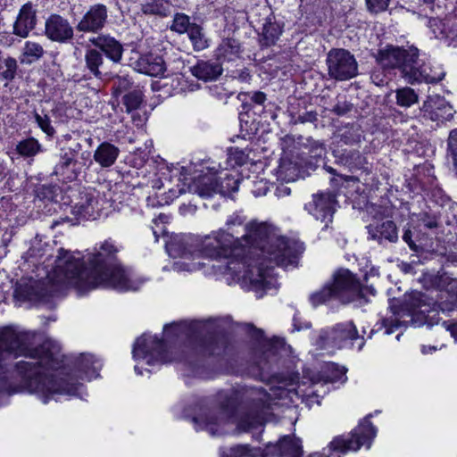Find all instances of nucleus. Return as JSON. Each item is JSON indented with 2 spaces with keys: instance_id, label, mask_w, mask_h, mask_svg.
<instances>
[{
  "instance_id": "obj_29",
  "label": "nucleus",
  "mask_w": 457,
  "mask_h": 457,
  "mask_svg": "<svg viewBox=\"0 0 457 457\" xmlns=\"http://www.w3.org/2000/svg\"><path fill=\"white\" fill-rule=\"evenodd\" d=\"M244 47L238 39L235 37H224L215 50L218 61L231 62L241 57Z\"/></svg>"
},
{
  "instance_id": "obj_48",
  "label": "nucleus",
  "mask_w": 457,
  "mask_h": 457,
  "mask_svg": "<svg viewBox=\"0 0 457 457\" xmlns=\"http://www.w3.org/2000/svg\"><path fill=\"white\" fill-rule=\"evenodd\" d=\"M192 22H190V18L188 15L183 12H177L173 16L172 24L170 25V30L179 33L184 34L187 33V31L191 29Z\"/></svg>"
},
{
  "instance_id": "obj_47",
  "label": "nucleus",
  "mask_w": 457,
  "mask_h": 457,
  "mask_svg": "<svg viewBox=\"0 0 457 457\" xmlns=\"http://www.w3.org/2000/svg\"><path fill=\"white\" fill-rule=\"evenodd\" d=\"M359 129L353 125L346 126L338 133L339 141L347 145H353L361 142Z\"/></svg>"
},
{
  "instance_id": "obj_59",
  "label": "nucleus",
  "mask_w": 457,
  "mask_h": 457,
  "mask_svg": "<svg viewBox=\"0 0 457 457\" xmlns=\"http://www.w3.org/2000/svg\"><path fill=\"white\" fill-rule=\"evenodd\" d=\"M390 0H366L367 8L370 12L378 13L388 7Z\"/></svg>"
},
{
  "instance_id": "obj_20",
  "label": "nucleus",
  "mask_w": 457,
  "mask_h": 457,
  "mask_svg": "<svg viewBox=\"0 0 457 457\" xmlns=\"http://www.w3.org/2000/svg\"><path fill=\"white\" fill-rule=\"evenodd\" d=\"M94 47L100 51L103 56L111 60L113 63H120L122 59L123 45L109 34H100L89 39Z\"/></svg>"
},
{
  "instance_id": "obj_30",
  "label": "nucleus",
  "mask_w": 457,
  "mask_h": 457,
  "mask_svg": "<svg viewBox=\"0 0 457 457\" xmlns=\"http://www.w3.org/2000/svg\"><path fill=\"white\" fill-rule=\"evenodd\" d=\"M301 453V449L297 443L293 441L290 436H284L278 443L273 445L269 444L266 448L262 450V456L268 457L269 455L277 454L282 457H298Z\"/></svg>"
},
{
  "instance_id": "obj_44",
  "label": "nucleus",
  "mask_w": 457,
  "mask_h": 457,
  "mask_svg": "<svg viewBox=\"0 0 457 457\" xmlns=\"http://www.w3.org/2000/svg\"><path fill=\"white\" fill-rule=\"evenodd\" d=\"M239 179L225 174L224 177H217V190L221 195H229L238 190Z\"/></svg>"
},
{
  "instance_id": "obj_23",
  "label": "nucleus",
  "mask_w": 457,
  "mask_h": 457,
  "mask_svg": "<svg viewBox=\"0 0 457 457\" xmlns=\"http://www.w3.org/2000/svg\"><path fill=\"white\" fill-rule=\"evenodd\" d=\"M134 70L151 77H163L166 62L162 55L153 53L142 54L133 63Z\"/></svg>"
},
{
  "instance_id": "obj_3",
  "label": "nucleus",
  "mask_w": 457,
  "mask_h": 457,
  "mask_svg": "<svg viewBox=\"0 0 457 457\" xmlns=\"http://www.w3.org/2000/svg\"><path fill=\"white\" fill-rule=\"evenodd\" d=\"M229 324L224 319L206 320H181L167 324L163 328L165 339L143 334L133 345L135 360H146L148 366L171 361L168 357L167 343L180 339L187 342V353L179 361L183 362L193 375L205 378L209 374L212 356L223 354L229 344Z\"/></svg>"
},
{
  "instance_id": "obj_61",
  "label": "nucleus",
  "mask_w": 457,
  "mask_h": 457,
  "mask_svg": "<svg viewBox=\"0 0 457 457\" xmlns=\"http://www.w3.org/2000/svg\"><path fill=\"white\" fill-rule=\"evenodd\" d=\"M402 238L412 251H419V246L415 244L413 240V232L410 228L404 229Z\"/></svg>"
},
{
  "instance_id": "obj_33",
  "label": "nucleus",
  "mask_w": 457,
  "mask_h": 457,
  "mask_svg": "<svg viewBox=\"0 0 457 457\" xmlns=\"http://www.w3.org/2000/svg\"><path fill=\"white\" fill-rule=\"evenodd\" d=\"M119 154L120 149L116 145L104 141L97 146L93 157L102 168H109L115 163Z\"/></svg>"
},
{
  "instance_id": "obj_21",
  "label": "nucleus",
  "mask_w": 457,
  "mask_h": 457,
  "mask_svg": "<svg viewBox=\"0 0 457 457\" xmlns=\"http://www.w3.org/2000/svg\"><path fill=\"white\" fill-rule=\"evenodd\" d=\"M369 237L379 245L396 243L398 241V228L393 220L373 221L366 227Z\"/></svg>"
},
{
  "instance_id": "obj_26",
  "label": "nucleus",
  "mask_w": 457,
  "mask_h": 457,
  "mask_svg": "<svg viewBox=\"0 0 457 457\" xmlns=\"http://www.w3.org/2000/svg\"><path fill=\"white\" fill-rule=\"evenodd\" d=\"M413 64L411 65V71L410 72H407V75L405 77V79L409 83H414V82H426L430 84H436L439 81H441L444 77L445 73L440 72L438 74H432L431 68L425 63H420V61L419 60V55L415 57L413 60Z\"/></svg>"
},
{
  "instance_id": "obj_6",
  "label": "nucleus",
  "mask_w": 457,
  "mask_h": 457,
  "mask_svg": "<svg viewBox=\"0 0 457 457\" xmlns=\"http://www.w3.org/2000/svg\"><path fill=\"white\" fill-rule=\"evenodd\" d=\"M393 316L383 318L380 328H385L389 335L400 327H420L424 324L431 327L440 320L439 312L443 311L438 303L426 293L414 291L405 294L398 305H390Z\"/></svg>"
},
{
  "instance_id": "obj_32",
  "label": "nucleus",
  "mask_w": 457,
  "mask_h": 457,
  "mask_svg": "<svg viewBox=\"0 0 457 457\" xmlns=\"http://www.w3.org/2000/svg\"><path fill=\"white\" fill-rule=\"evenodd\" d=\"M217 188V176L214 174L201 175L188 185L190 192L202 197H210L218 194Z\"/></svg>"
},
{
  "instance_id": "obj_9",
  "label": "nucleus",
  "mask_w": 457,
  "mask_h": 457,
  "mask_svg": "<svg viewBox=\"0 0 457 457\" xmlns=\"http://www.w3.org/2000/svg\"><path fill=\"white\" fill-rule=\"evenodd\" d=\"M358 343V350H361L365 340L363 337L358 335L355 325L353 321L339 323L330 328L321 329L315 340V345L318 349H327L328 347L343 348L347 345H353Z\"/></svg>"
},
{
  "instance_id": "obj_46",
  "label": "nucleus",
  "mask_w": 457,
  "mask_h": 457,
  "mask_svg": "<svg viewBox=\"0 0 457 457\" xmlns=\"http://www.w3.org/2000/svg\"><path fill=\"white\" fill-rule=\"evenodd\" d=\"M17 153L24 157H32L42 151L39 142L34 137L20 141L16 145Z\"/></svg>"
},
{
  "instance_id": "obj_35",
  "label": "nucleus",
  "mask_w": 457,
  "mask_h": 457,
  "mask_svg": "<svg viewBox=\"0 0 457 457\" xmlns=\"http://www.w3.org/2000/svg\"><path fill=\"white\" fill-rule=\"evenodd\" d=\"M17 71V60L12 56L5 55L0 51V80L5 82L4 86H7L15 79Z\"/></svg>"
},
{
  "instance_id": "obj_39",
  "label": "nucleus",
  "mask_w": 457,
  "mask_h": 457,
  "mask_svg": "<svg viewBox=\"0 0 457 457\" xmlns=\"http://www.w3.org/2000/svg\"><path fill=\"white\" fill-rule=\"evenodd\" d=\"M35 196L45 203H57L62 189L57 184H40L35 187Z\"/></svg>"
},
{
  "instance_id": "obj_36",
  "label": "nucleus",
  "mask_w": 457,
  "mask_h": 457,
  "mask_svg": "<svg viewBox=\"0 0 457 457\" xmlns=\"http://www.w3.org/2000/svg\"><path fill=\"white\" fill-rule=\"evenodd\" d=\"M172 4L170 0H147L142 4V12L147 15L167 17L170 14Z\"/></svg>"
},
{
  "instance_id": "obj_38",
  "label": "nucleus",
  "mask_w": 457,
  "mask_h": 457,
  "mask_svg": "<svg viewBox=\"0 0 457 457\" xmlns=\"http://www.w3.org/2000/svg\"><path fill=\"white\" fill-rule=\"evenodd\" d=\"M453 279L445 273H425L422 278L426 288L446 290Z\"/></svg>"
},
{
  "instance_id": "obj_17",
  "label": "nucleus",
  "mask_w": 457,
  "mask_h": 457,
  "mask_svg": "<svg viewBox=\"0 0 457 457\" xmlns=\"http://www.w3.org/2000/svg\"><path fill=\"white\" fill-rule=\"evenodd\" d=\"M197 236L174 235L166 242L165 248L172 258H195L196 255Z\"/></svg>"
},
{
  "instance_id": "obj_22",
  "label": "nucleus",
  "mask_w": 457,
  "mask_h": 457,
  "mask_svg": "<svg viewBox=\"0 0 457 457\" xmlns=\"http://www.w3.org/2000/svg\"><path fill=\"white\" fill-rule=\"evenodd\" d=\"M98 195L99 193L96 190L84 189L80 191L73 212L86 220H96L99 215Z\"/></svg>"
},
{
  "instance_id": "obj_27",
  "label": "nucleus",
  "mask_w": 457,
  "mask_h": 457,
  "mask_svg": "<svg viewBox=\"0 0 457 457\" xmlns=\"http://www.w3.org/2000/svg\"><path fill=\"white\" fill-rule=\"evenodd\" d=\"M75 371L78 373L76 376L81 379L96 378L99 377V370L102 364L97 361L94 355L80 353L76 357L74 361Z\"/></svg>"
},
{
  "instance_id": "obj_31",
  "label": "nucleus",
  "mask_w": 457,
  "mask_h": 457,
  "mask_svg": "<svg viewBox=\"0 0 457 457\" xmlns=\"http://www.w3.org/2000/svg\"><path fill=\"white\" fill-rule=\"evenodd\" d=\"M191 73L198 79L204 81L217 79L222 73L221 62L199 60L195 65L190 68Z\"/></svg>"
},
{
  "instance_id": "obj_8",
  "label": "nucleus",
  "mask_w": 457,
  "mask_h": 457,
  "mask_svg": "<svg viewBox=\"0 0 457 457\" xmlns=\"http://www.w3.org/2000/svg\"><path fill=\"white\" fill-rule=\"evenodd\" d=\"M375 292L372 286H361L350 270L342 269L334 274L332 283L326 284L320 290L310 295V302L313 306L331 300H338L342 303L354 301L367 303L366 293L374 295Z\"/></svg>"
},
{
  "instance_id": "obj_49",
  "label": "nucleus",
  "mask_w": 457,
  "mask_h": 457,
  "mask_svg": "<svg viewBox=\"0 0 457 457\" xmlns=\"http://www.w3.org/2000/svg\"><path fill=\"white\" fill-rule=\"evenodd\" d=\"M418 101V95L411 87L396 90V104L403 107H410Z\"/></svg>"
},
{
  "instance_id": "obj_63",
  "label": "nucleus",
  "mask_w": 457,
  "mask_h": 457,
  "mask_svg": "<svg viewBox=\"0 0 457 457\" xmlns=\"http://www.w3.org/2000/svg\"><path fill=\"white\" fill-rule=\"evenodd\" d=\"M39 242L37 241V237L35 238V241L32 243L31 247L29 250V255L31 257H42L45 255V251H43L40 247H37V245H38Z\"/></svg>"
},
{
  "instance_id": "obj_62",
  "label": "nucleus",
  "mask_w": 457,
  "mask_h": 457,
  "mask_svg": "<svg viewBox=\"0 0 457 457\" xmlns=\"http://www.w3.org/2000/svg\"><path fill=\"white\" fill-rule=\"evenodd\" d=\"M81 148L82 145L79 142H77L75 144H72L71 146L68 148H62L61 151L62 153H67L68 155L76 158Z\"/></svg>"
},
{
  "instance_id": "obj_12",
  "label": "nucleus",
  "mask_w": 457,
  "mask_h": 457,
  "mask_svg": "<svg viewBox=\"0 0 457 457\" xmlns=\"http://www.w3.org/2000/svg\"><path fill=\"white\" fill-rule=\"evenodd\" d=\"M326 63L328 73L331 79L344 81L357 75L358 64L348 50L344 48H332L327 54Z\"/></svg>"
},
{
  "instance_id": "obj_34",
  "label": "nucleus",
  "mask_w": 457,
  "mask_h": 457,
  "mask_svg": "<svg viewBox=\"0 0 457 457\" xmlns=\"http://www.w3.org/2000/svg\"><path fill=\"white\" fill-rule=\"evenodd\" d=\"M430 27L436 37L444 40L449 46H457V29L450 25L449 21L433 19L430 21Z\"/></svg>"
},
{
  "instance_id": "obj_5",
  "label": "nucleus",
  "mask_w": 457,
  "mask_h": 457,
  "mask_svg": "<svg viewBox=\"0 0 457 457\" xmlns=\"http://www.w3.org/2000/svg\"><path fill=\"white\" fill-rule=\"evenodd\" d=\"M220 414L203 411L191 419L196 430L220 435V427L234 419L239 432H251L263 427L270 409L271 395L262 388L222 390L216 395Z\"/></svg>"
},
{
  "instance_id": "obj_50",
  "label": "nucleus",
  "mask_w": 457,
  "mask_h": 457,
  "mask_svg": "<svg viewBox=\"0 0 457 457\" xmlns=\"http://www.w3.org/2000/svg\"><path fill=\"white\" fill-rule=\"evenodd\" d=\"M367 212L373 218L374 221H384V219L391 215V208L386 205L371 204L367 206Z\"/></svg>"
},
{
  "instance_id": "obj_37",
  "label": "nucleus",
  "mask_w": 457,
  "mask_h": 457,
  "mask_svg": "<svg viewBox=\"0 0 457 457\" xmlns=\"http://www.w3.org/2000/svg\"><path fill=\"white\" fill-rule=\"evenodd\" d=\"M104 64V56L96 48H89L85 53V65L89 73L95 78L101 79L103 73L100 67Z\"/></svg>"
},
{
  "instance_id": "obj_58",
  "label": "nucleus",
  "mask_w": 457,
  "mask_h": 457,
  "mask_svg": "<svg viewBox=\"0 0 457 457\" xmlns=\"http://www.w3.org/2000/svg\"><path fill=\"white\" fill-rule=\"evenodd\" d=\"M252 224H258V223H257V222H252V223H250V224H248V225H246V226L243 227V220H242L239 216H237V215H234V216L229 217V218L227 220V222H226V226L228 227V230H230V229H231L232 231H231L230 233H233V234L235 235V237H239V233H238V231H237H237H235V230L233 229V227H237V228H242V229H243V231L245 233V228L246 227H249V226H250V225H252ZM264 224H265V225H267V226L269 227V225H268L267 223H264ZM270 229H271L275 234H277V233L275 232V230H274L270 226Z\"/></svg>"
},
{
  "instance_id": "obj_4",
  "label": "nucleus",
  "mask_w": 457,
  "mask_h": 457,
  "mask_svg": "<svg viewBox=\"0 0 457 457\" xmlns=\"http://www.w3.org/2000/svg\"><path fill=\"white\" fill-rule=\"evenodd\" d=\"M118 251L112 242L106 240L96 253L87 254L85 260L79 252L59 248L47 289L50 296H62L70 287L78 295H84L99 286L120 291L137 290L143 280L131 278L118 261Z\"/></svg>"
},
{
  "instance_id": "obj_11",
  "label": "nucleus",
  "mask_w": 457,
  "mask_h": 457,
  "mask_svg": "<svg viewBox=\"0 0 457 457\" xmlns=\"http://www.w3.org/2000/svg\"><path fill=\"white\" fill-rule=\"evenodd\" d=\"M376 434L377 429L370 421V416H367L352 431L350 437H336L330 443V446L333 450L341 453H345L350 450L357 451L362 445H366L369 448Z\"/></svg>"
},
{
  "instance_id": "obj_1",
  "label": "nucleus",
  "mask_w": 457,
  "mask_h": 457,
  "mask_svg": "<svg viewBox=\"0 0 457 457\" xmlns=\"http://www.w3.org/2000/svg\"><path fill=\"white\" fill-rule=\"evenodd\" d=\"M33 337L34 334L11 327L0 330V380L5 384L0 390V406L22 391L37 395L44 403L60 395L83 398V384L59 370L62 361L59 346L46 340L31 348Z\"/></svg>"
},
{
  "instance_id": "obj_19",
  "label": "nucleus",
  "mask_w": 457,
  "mask_h": 457,
  "mask_svg": "<svg viewBox=\"0 0 457 457\" xmlns=\"http://www.w3.org/2000/svg\"><path fill=\"white\" fill-rule=\"evenodd\" d=\"M421 111L424 112V117L437 122L450 120L454 113L453 106L438 95L428 96Z\"/></svg>"
},
{
  "instance_id": "obj_64",
  "label": "nucleus",
  "mask_w": 457,
  "mask_h": 457,
  "mask_svg": "<svg viewBox=\"0 0 457 457\" xmlns=\"http://www.w3.org/2000/svg\"><path fill=\"white\" fill-rule=\"evenodd\" d=\"M233 77L240 81L246 82L250 79L251 75L249 70L245 68L243 70L234 71Z\"/></svg>"
},
{
  "instance_id": "obj_60",
  "label": "nucleus",
  "mask_w": 457,
  "mask_h": 457,
  "mask_svg": "<svg viewBox=\"0 0 457 457\" xmlns=\"http://www.w3.org/2000/svg\"><path fill=\"white\" fill-rule=\"evenodd\" d=\"M304 151L309 152V150H315L316 148L325 147L323 142L315 140L312 137H309L304 138V140L301 143Z\"/></svg>"
},
{
  "instance_id": "obj_43",
  "label": "nucleus",
  "mask_w": 457,
  "mask_h": 457,
  "mask_svg": "<svg viewBox=\"0 0 457 457\" xmlns=\"http://www.w3.org/2000/svg\"><path fill=\"white\" fill-rule=\"evenodd\" d=\"M139 87L136 85L129 76L117 75L113 79L112 96L118 98L120 96L126 95Z\"/></svg>"
},
{
  "instance_id": "obj_14",
  "label": "nucleus",
  "mask_w": 457,
  "mask_h": 457,
  "mask_svg": "<svg viewBox=\"0 0 457 457\" xmlns=\"http://www.w3.org/2000/svg\"><path fill=\"white\" fill-rule=\"evenodd\" d=\"M335 162L346 168L351 172L360 171L362 182L368 183V176L370 175L372 167L367 158L360 151L350 148H337L333 150Z\"/></svg>"
},
{
  "instance_id": "obj_16",
  "label": "nucleus",
  "mask_w": 457,
  "mask_h": 457,
  "mask_svg": "<svg viewBox=\"0 0 457 457\" xmlns=\"http://www.w3.org/2000/svg\"><path fill=\"white\" fill-rule=\"evenodd\" d=\"M108 22V10L103 4L91 5L83 14L75 29L82 33H98Z\"/></svg>"
},
{
  "instance_id": "obj_45",
  "label": "nucleus",
  "mask_w": 457,
  "mask_h": 457,
  "mask_svg": "<svg viewBox=\"0 0 457 457\" xmlns=\"http://www.w3.org/2000/svg\"><path fill=\"white\" fill-rule=\"evenodd\" d=\"M326 153V148H316L315 150H309L306 152L302 150L299 152L300 154L304 155L305 165L311 171H314L317 168H319L321 163H323V156Z\"/></svg>"
},
{
  "instance_id": "obj_52",
  "label": "nucleus",
  "mask_w": 457,
  "mask_h": 457,
  "mask_svg": "<svg viewBox=\"0 0 457 457\" xmlns=\"http://www.w3.org/2000/svg\"><path fill=\"white\" fill-rule=\"evenodd\" d=\"M447 155L453 160V170L457 169V129H452L447 139Z\"/></svg>"
},
{
  "instance_id": "obj_54",
  "label": "nucleus",
  "mask_w": 457,
  "mask_h": 457,
  "mask_svg": "<svg viewBox=\"0 0 457 457\" xmlns=\"http://www.w3.org/2000/svg\"><path fill=\"white\" fill-rule=\"evenodd\" d=\"M249 98L251 101L250 103L246 102L243 104V109L245 110V112H240L239 114V120L241 122L245 121V117L247 115L252 106V103H254L258 105L262 104L266 100V95L263 92L257 91L249 96Z\"/></svg>"
},
{
  "instance_id": "obj_42",
  "label": "nucleus",
  "mask_w": 457,
  "mask_h": 457,
  "mask_svg": "<svg viewBox=\"0 0 457 457\" xmlns=\"http://www.w3.org/2000/svg\"><path fill=\"white\" fill-rule=\"evenodd\" d=\"M187 36L193 45L194 50L201 51L209 46V40L202 26L193 23L191 29L187 31Z\"/></svg>"
},
{
  "instance_id": "obj_13",
  "label": "nucleus",
  "mask_w": 457,
  "mask_h": 457,
  "mask_svg": "<svg viewBox=\"0 0 457 457\" xmlns=\"http://www.w3.org/2000/svg\"><path fill=\"white\" fill-rule=\"evenodd\" d=\"M304 155L299 152L285 153L279 159L277 176L286 182L295 181L299 178L308 176L311 170L305 165Z\"/></svg>"
},
{
  "instance_id": "obj_2",
  "label": "nucleus",
  "mask_w": 457,
  "mask_h": 457,
  "mask_svg": "<svg viewBox=\"0 0 457 457\" xmlns=\"http://www.w3.org/2000/svg\"><path fill=\"white\" fill-rule=\"evenodd\" d=\"M245 234L235 237L233 233L220 228L196 241L197 257L210 259L242 258L247 265L244 279L249 288L262 297L263 294L277 287L273 275L275 266L294 264L303 251L295 241L275 234L265 224H252L245 228Z\"/></svg>"
},
{
  "instance_id": "obj_18",
  "label": "nucleus",
  "mask_w": 457,
  "mask_h": 457,
  "mask_svg": "<svg viewBox=\"0 0 457 457\" xmlns=\"http://www.w3.org/2000/svg\"><path fill=\"white\" fill-rule=\"evenodd\" d=\"M45 34L52 41L68 43L73 39L74 29L65 18L52 14L46 21Z\"/></svg>"
},
{
  "instance_id": "obj_28",
  "label": "nucleus",
  "mask_w": 457,
  "mask_h": 457,
  "mask_svg": "<svg viewBox=\"0 0 457 457\" xmlns=\"http://www.w3.org/2000/svg\"><path fill=\"white\" fill-rule=\"evenodd\" d=\"M283 32V24L276 21L270 14L265 19L262 32L259 33V44L262 48L276 45Z\"/></svg>"
},
{
  "instance_id": "obj_24",
  "label": "nucleus",
  "mask_w": 457,
  "mask_h": 457,
  "mask_svg": "<svg viewBox=\"0 0 457 457\" xmlns=\"http://www.w3.org/2000/svg\"><path fill=\"white\" fill-rule=\"evenodd\" d=\"M81 170L82 164L76 158L61 151L59 162L55 164L52 175L62 181L71 182L78 179Z\"/></svg>"
},
{
  "instance_id": "obj_41",
  "label": "nucleus",
  "mask_w": 457,
  "mask_h": 457,
  "mask_svg": "<svg viewBox=\"0 0 457 457\" xmlns=\"http://www.w3.org/2000/svg\"><path fill=\"white\" fill-rule=\"evenodd\" d=\"M145 101V95L142 87H137L131 92H128L121 97V103L126 108L128 113L132 112L141 107Z\"/></svg>"
},
{
  "instance_id": "obj_40",
  "label": "nucleus",
  "mask_w": 457,
  "mask_h": 457,
  "mask_svg": "<svg viewBox=\"0 0 457 457\" xmlns=\"http://www.w3.org/2000/svg\"><path fill=\"white\" fill-rule=\"evenodd\" d=\"M260 449L252 448L249 445H236L220 449V457H256Z\"/></svg>"
},
{
  "instance_id": "obj_55",
  "label": "nucleus",
  "mask_w": 457,
  "mask_h": 457,
  "mask_svg": "<svg viewBox=\"0 0 457 457\" xmlns=\"http://www.w3.org/2000/svg\"><path fill=\"white\" fill-rule=\"evenodd\" d=\"M318 120V113L315 111H307L297 115L291 114L290 122L293 124L314 123Z\"/></svg>"
},
{
  "instance_id": "obj_10",
  "label": "nucleus",
  "mask_w": 457,
  "mask_h": 457,
  "mask_svg": "<svg viewBox=\"0 0 457 457\" xmlns=\"http://www.w3.org/2000/svg\"><path fill=\"white\" fill-rule=\"evenodd\" d=\"M419 55V50L411 46L409 49L387 45L378 51L375 55L377 62L384 69H398L405 79L411 71L413 60Z\"/></svg>"
},
{
  "instance_id": "obj_7",
  "label": "nucleus",
  "mask_w": 457,
  "mask_h": 457,
  "mask_svg": "<svg viewBox=\"0 0 457 457\" xmlns=\"http://www.w3.org/2000/svg\"><path fill=\"white\" fill-rule=\"evenodd\" d=\"M243 328L254 340L262 345L261 353L256 357L253 365L251 367V375L262 381L278 383L273 395L278 398H285L289 394L295 393V388H287V386H294L299 379L298 375H294L287 379L274 371V366L278 361V349L286 346L284 340L276 338L272 341H266L263 330L257 328L251 323L244 324Z\"/></svg>"
},
{
  "instance_id": "obj_25",
  "label": "nucleus",
  "mask_w": 457,
  "mask_h": 457,
  "mask_svg": "<svg viewBox=\"0 0 457 457\" xmlns=\"http://www.w3.org/2000/svg\"><path fill=\"white\" fill-rule=\"evenodd\" d=\"M37 10L31 2L23 4L13 24V33L21 37H28L37 23Z\"/></svg>"
},
{
  "instance_id": "obj_56",
  "label": "nucleus",
  "mask_w": 457,
  "mask_h": 457,
  "mask_svg": "<svg viewBox=\"0 0 457 457\" xmlns=\"http://www.w3.org/2000/svg\"><path fill=\"white\" fill-rule=\"evenodd\" d=\"M353 109V104L345 100V96L337 97V103L331 109V112L337 116H344Z\"/></svg>"
},
{
  "instance_id": "obj_15",
  "label": "nucleus",
  "mask_w": 457,
  "mask_h": 457,
  "mask_svg": "<svg viewBox=\"0 0 457 457\" xmlns=\"http://www.w3.org/2000/svg\"><path fill=\"white\" fill-rule=\"evenodd\" d=\"M337 202L332 192L319 193L312 195V201L305 204V210L316 220L324 223L328 228L332 222Z\"/></svg>"
},
{
  "instance_id": "obj_57",
  "label": "nucleus",
  "mask_w": 457,
  "mask_h": 457,
  "mask_svg": "<svg viewBox=\"0 0 457 457\" xmlns=\"http://www.w3.org/2000/svg\"><path fill=\"white\" fill-rule=\"evenodd\" d=\"M14 295L22 300L32 301L35 299L37 294L35 293V289L32 286L28 284H20L15 288Z\"/></svg>"
},
{
  "instance_id": "obj_53",
  "label": "nucleus",
  "mask_w": 457,
  "mask_h": 457,
  "mask_svg": "<svg viewBox=\"0 0 457 457\" xmlns=\"http://www.w3.org/2000/svg\"><path fill=\"white\" fill-rule=\"evenodd\" d=\"M23 54L29 58H31L29 60V62H32L33 61L38 60L43 56L44 49L37 43L27 42L23 49Z\"/></svg>"
},
{
  "instance_id": "obj_51",
  "label": "nucleus",
  "mask_w": 457,
  "mask_h": 457,
  "mask_svg": "<svg viewBox=\"0 0 457 457\" xmlns=\"http://www.w3.org/2000/svg\"><path fill=\"white\" fill-rule=\"evenodd\" d=\"M33 116L37 126L41 130L47 135L49 137H53L55 134L54 128L51 125V120L48 115H41L36 111L33 112Z\"/></svg>"
}]
</instances>
